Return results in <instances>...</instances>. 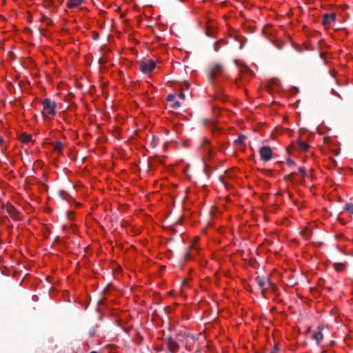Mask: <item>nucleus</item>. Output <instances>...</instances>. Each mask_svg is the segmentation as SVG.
I'll list each match as a JSON object with an SVG mask.
<instances>
[{"label":"nucleus","instance_id":"9b49d317","mask_svg":"<svg viewBox=\"0 0 353 353\" xmlns=\"http://www.w3.org/2000/svg\"><path fill=\"white\" fill-rule=\"evenodd\" d=\"M20 140L21 141V142H23L24 143H27L31 141L32 135L27 134V133H23L21 135Z\"/></svg>","mask_w":353,"mask_h":353},{"label":"nucleus","instance_id":"0eeeda50","mask_svg":"<svg viewBox=\"0 0 353 353\" xmlns=\"http://www.w3.org/2000/svg\"><path fill=\"white\" fill-rule=\"evenodd\" d=\"M255 281L259 286L261 293L264 295L265 292L268 290V288H266L267 282H266V278L262 277L260 276H257L255 277Z\"/></svg>","mask_w":353,"mask_h":353},{"label":"nucleus","instance_id":"20e7f679","mask_svg":"<svg viewBox=\"0 0 353 353\" xmlns=\"http://www.w3.org/2000/svg\"><path fill=\"white\" fill-rule=\"evenodd\" d=\"M41 104L43 105V112H46L47 114L52 116H54L56 114V103L54 101L46 98L42 101Z\"/></svg>","mask_w":353,"mask_h":353},{"label":"nucleus","instance_id":"c756f323","mask_svg":"<svg viewBox=\"0 0 353 353\" xmlns=\"http://www.w3.org/2000/svg\"><path fill=\"white\" fill-rule=\"evenodd\" d=\"M15 208L13 206H10L8 209V212L11 213V212H15Z\"/></svg>","mask_w":353,"mask_h":353},{"label":"nucleus","instance_id":"b1692460","mask_svg":"<svg viewBox=\"0 0 353 353\" xmlns=\"http://www.w3.org/2000/svg\"><path fill=\"white\" fill-rule=\"evenodd\" d=\"M287 164L288 166H294L295 165V162L292 159H288L287 160Z\"/></svg>","mask_w":353,"mask_h":353},{"label":"nucleus","instance_id":"39448f33","mask_svg":"<svg viewBox=\"0 0 353 353\" xmlns=\"http://www.w3.org/2000/svg\"><path fill=\"white\" fill-rule=\"evenodd\" d=\"M261 159L265 162L270 161L272 158V150L270 146H263L259 150Z\"/></svg>","mask_w":353,"mask_h":353},{"label":"nucleus","instance_id":"4be33fe9","mask_svg":"<svg viewBox=\"0 0 353 353\" xmlns=\"http://www.w3.org/2000/svg\"><path fill=\"white\" fill-rule=\"evenodd\" d=\"M301 236L306 240L307 239V228L305 227L303 230L300 232Z\"/></svg>","mask_w":353,"mask_h":353},{"label":"nucleus","instance_id":"c85d7f7f","mask_svg":"<svg viewBox=\"0 0 353 353\" xmlns=\"http://www.w3.org/2000/svg\"><path fill=\"white\" fill-rule=\"evenodd\" d=\"M180 105H181L180 102H179V101H176V102H174V103H173L172 107H173L174 108H179Z\"/></svg>","mask_w":353,"mask_h":353},{"label":"nucleus","instance_id":"f704fd0d","mask_svg":"<svg viewBox=\"0 0 353 353\" xmlns=\"http://www.w3.org/2000/svg\"><path fill=\"white\" fill-rule=\"evenodd\" d=\"M98 37H99V34H97L96 35H94V39H97Z\"/></svg>","mask_w":353,"mask_h":353},{"label":"nucleus","instance_id":"423d86ee","mask_svg":"<svg viewBox=\"0 0 353 353\" xmlns=\"http://www.w3.org/2000/svg\"><path fill=\"white\" fill-rule=\"evenodd\" d=\"M324 327L323 325H318L313 331L312 334L311 336V339L315 341L316 345H319L321 341L323 339V330Z\"/></svg>","mask_w":353,"mask_h":353},{"label":"nucleus","instance_id":"e433bc0d","mask_svg":"<svg viewBox=\"0 0 353 353\" xmlns=\"http://www.w3.org/2000/svg\"><path fill=\"white\" fill-rule=\"evenodd\" d=\"M90 353H97V352H95V351H92V352H90Z\"/></svg>","mask_w":353,"mask_h":353},{"label":"nucleus","instance_id":"393cba45","mask_svg":"<svg viewBox=\"0 0 353 353\" xmlns=\"http://www.w3.org/2000/svg\"><path fill=\"white\" fill-rule=\"evenodd\" d=\"M175 98V96L174 94H168L167 96V100L169 101H173Z\"/></svg>","mask_w":353,"mask_h":353},{"label":"nucleus","instance_id":"4c0bfd02","mask_svg":"<svg viewBox=\"0 0 353 353\" xmlns=\"http://www.w3.org/2000/svg\"><path fill=\"white\" fill-rule=\"evenodd\" d=\"M310 227L311 228L312 227V223L310 222ZM312 234V232L310 231V234Z\"/></svg>","mask_w":353,"mask_h":353},{"label":"nucleus","instance_id":"7c9ffc66","mask_svg":"<svg viewBox=\"0 0 353 353\" xmlns=\"http://www.w3.org/2000/svg\"><path fill=\"white\" fill-rule=\"evenodd\" d=\"M185 258L186 260L189 259L190 258V254L188 252H185Z\"/></svg>","mask_w":353,"mask_h":353},{"label":"nucleus","instance_id":"a211bd4d","mask_svg":"<svg viewBox=\"0 0 353 353\" xmlns=\"http://www.w3.org/2000/svg\"><path fill=\"white\" fill-rule=\"evenodd\" d=\"M59 195L61 196V197L63 199H65V200H69V198L71 197L66 192H65L63 190H61L59 192Z\"/></svg>","mask_w":353,"mask_h":353},{"label":"nucleus","instance_id":"4468645a","mask_svg":"<svg viewBox=\"0 0 353 353\" xmlns=\"http://www.w3.org/2000/svg\"><path fill=\"white\" fill-rule=\"evenodd\" d=\"M159 141V139L157 137L152 135L151 137L150 142V146L152 148H156L157 145H158Z\"/></svg>","mask_w":353,"mask_h":353},{"label":"nucleus","instance_id":"473e14b6","mask_svg":"<svg viewBox=\"0 0 353 353\" xmlns=\"http://www.w3.org/2000/svg\"><path fill=\"white\" fill-rule=\"evenodd\" d=\"M3 141V138L0 137V145L2 144Z\"/></svg>","mask_w":353,"mask_h":353},{"label":"nucleus","instance_id":"ddd939ff","mask_svg":"<svg viewBox=\"0 0 353 353\" xmlns=\"http://www.w3.org/2000/svg\"><path fill=\"white\" fill-rule=\"evenodd\" d=\"M245 139L246 136L243 134H239L238 139L234 141L235 145H239L243 144Z\"/></svg>","mask_w":353,"mask_h":353},{"label":"nucleus","instance_id":"2eb2a0df","mask_svg":"<svg viewBox=\"0 0 353 353\" xmlns=\"http://www.w3.org/2000/svg\"><path fill=\"white\" fill-rule=\"evenodd\" d=\"M334 266L337 272H341L345 269V265L343 263H335Z\"/></svg>","mask_w":353,"mask_h":353},{"label":"nucleus","instance_id":"dca6fc26","mask_svg":"<svg viewBox=\"0 0 353 353\" xmlns=\"http://www.w3.org/2000/svg\"><path fill=\"white\" fill-rule=\"evenodd\" d=\"M53 145H54V148L56 151H58V152H61L62 149H63V144L61 143V142L60 141H55L54 143H53Z\"/></svg>","mask_w":353,"mask_h":353},{"label":"nucleus","instance_id":"f257e3e1","mask_svg":"<svg viewBox=\"0 0 353 353\" xmlns=\"http://www.w3.org/2000/svg\"><path fill=\"white\" fill-rule=\"evenodd\" d=\"M309 140V133H307L306 129H300L299 131V137L292 142V146L299 150L301 152H307L309 150L307 141Z\"/></svg>","mask_w":353,"mask_h":353},{"label":"nucleus","instance_id":"72a5a7b5","mask_svg":"<svg viewBox=\"0 0 353 353\" xmlns=\"http://www.w3.org/2000/svg\"><path fill=\"white\" fill-rule=\"evenodd\" d=\"M3 141V138L0 137V145L2 144Z\"/></svg>","mask_w":353,"mask_h":353},{"label":"nucleus","instance_id":"6e6552de","mask_svg":"<svg viewBox=\"0 0 353 353\" xmlns=\"http://www.w3.org/2000/svg\"><path fill=\"white\" fill-rule=\"evenodd\" d=\"M166 341L170 352L174 353L179 350V345L171 336L168 337Z\"/></svg>","mask_w":353,"mask_h":353},{"label":"nucleus","instance_id":"f8f14e48","mask_svg":"<svg viewBox=\"0 0 353 353\" xmlns=\"http://www.w3.org/2000/svg\"><path fill=\"white\" fill-rule=\"evenodd\" d=\"M202 147L205 152L208 153L210 152L211 148L210 146V141L207 139H204L202 142Z\"/></svg>","mask_w":353,"mask_h":353},{"label":"nucleus","instance_id":"2f4dec72","mask_svg":"<svg viewBox=\"0 0 353 353\" xmlns=\"http://www.w3.org/2000/svg\"><path fill=\"white\" fill-rule=\"evenodd\" d=\"M108 287H107L106 288H105V289L103 290V294H106V293L108 292Z\"/></svg>","mask_w":353,"mask_h":353},{"label":"nucleus","instance_id":"a878e982","mask_svg":"<svg viewBox=\"0 0 353 353\" xmlns=\"http://www.w3.org/2000/svg\"><path fill=\"white\" fill-rule=\"evenodd\" d=\"M279 350V348L278 345H275L274 346L273 350L270 353H277Z\"/></svg>","mask_w":353,"mask_h":353},{"label":"nucleus","instance_id":"c9c22d12","mask_svg":"<svg viewBox=\"0 0 353 353\" xmlns=\"http://www.w3.org/2000/svg\"><path fill=\"white\" fill-rule=\"evenodd\" d=\"M312 169H310V177L312 176Z\"/></svg>","mask_w":353,"mask_h":353},{"label":"nucleus","instance_id":"58836bf2","mask_svg":"<svg viewBox=\"0 0 353 353\" xmlns=\"http://www.w3.org/2000/svg\"><path fill=\"white\" fill-rule=\"evenodd\" d=\"M183 284H186V282L185 281H183Z\"/></svg>","mask_w":353,"mask_h":353},{"label":"nucleus","instance_id":"5701e85b","mask_svg":"<svg viewBox=\"0 0 353 353\" xmlns=\"http://www.w3.org/2000/svg\"><path fill=\"white\" fill-rule=\"evenodd\" d=\"M190 83H189L188 81H183V83L181 84V90H184V88H185V89H188V88H189V87H190Z\"/></svg>","mask_w":353,"mask_h":353},{"label":"nucleus","instance_id":"f3484780","mask_svg":"<svg viewBox=\"0 0 353 353\" xmlns=\"http://www.w3.org/2000/svg\"><path fill=\"white\" fill-rule=\"evenodd\" d=\"M308 49V47L306 45L305 43H303V46H298L296 48V50L299 52H302L305 50H307Z\"/></svg>","mask_w":353,"mask_h":353},{"label":"nucleus","instance_id":"6ab92c4d","mask_svg":"<svg viewBox=\"0 0 353 353\" xmlns=\"http://www.w3.org/2000/svg\"><path fill=\"white\" fill-rule=\"evenodd\" d=\"M299 174L303 177H305L307 175L306 170L304 167H300L298 170Z\"/></svg>","mask_w":353,"mask_h":353},{"label":"nucleus","instance_id":"7ed1b4c3","mask_svg":"<svg viewBox=\"0 0 353 353\" xmlns=\"http://www.w3.org/2000/svg\"><path fill=\"white\" fill-rule=\"evenodd\" d=\"M156 67V63L152 59L141 61L139 63V70L144 74L151 73Z\"/></svg>","mask_w":353,"mask_h":353},{"label":"nucleus","instance_id":"ea45409f","mask_svg":"<svg viewBox=\"0 0 353 353\" xmlns=\"http://www.w3.org/2000/svg\"><path fill=\"white\" fill-rule=\"evenodd\" d=\"M306 332H309V327H307Z\"/></svg>","mask_w":353,"mask_h":353},{"label":"nucleus","instance_id":"aec40b11","mask_svg":"<svg viewBox=\"0 0 353 353\" xmlns=\"http://www.w3.org/2000/svg\"><path fill=\"white\" fill-rule=\"evenodd\" d=\"M344 209L349 212L350 213L353 214V203H347Z\"/></svg>","mask_w":353,"mask_h":353},{"label":"nucleus","instance_id":"9d476101","mask_svg":"<svg viewBox=\"0 0 353 353\" xmlns=\"http://www.w3.org/2000/svg\"><path fill=\"white\" fill-rule=\"evenodd\" d=\"M83 0H68L67 6L70 8H75L79 6Z\"/></svg>","mask_w":353,"mask_h":353},{"label":"nucleus","instance_id":"f03ea898","mask_svg":"<svg viewBox=\"0 0 353 353\" xmlns=\"http://www.w3.org/2000/svg\"><path fill=\"white\" fill-rule=\"evenodd\" d=\"M224 74L223 66L221 63H212L209 66V82L213 85L215 79Z\"/></svg>","mask_w":353,"mask_h":353},{"label":"nucleus","instance_id":"bb28decb","mask_svg":"<svg viewBox=\"0 0 353 353\" xmlns=\"http://www.w3.org/2000/svg\"><path fill=\"white\" fill-rule=\"evenodd\" d=\"M204 172H205L206 175H210L211 174V172H210V170L208 168L206 165H205Z\"/></svg>","mask_w":353,"mask_h":353},{"label":"nucleus","instance_id":"412c9836","mask_svg":"<svg viewBox=\"0 0 353 353\" xmlns=\"http://www.w3.org/2000/svg\"><path fill=\"white\" fill-rule=\"evenodd\" d=\"M266 288H268V290L272 289L273 290L274 288V284L271 281V280L269 278H266Z\"/></svg>","mask_w":353,"mask_h":353},{"label":"nucleus","instance_id":"1a4fd4ad","mask_svg":"<svg viewBox=\"0 0 353 353\" xmlns=\"http://www.w3.org/2000/svg\"><path fill=\"white\" fill-rule=\"evenodd\" d=\"M336 20V14L334 13L325 14L323 16V23L330 24Z\"/></svg>","mask_w":353,"mask_h":353},{"label":"nucleus","instance_id":"cd10ccee","mask_svg":"<svg viewBox=\"0 0 353 353\" xmlns=\"http://www.w3.org/2000/svg\"><path fill=\"white\" fill-rule=\"evenodd\" d=\"M179 97L181 99H185V94H184V92H183V90H182L181 91V92L179 94Z\"/></svg>","mask_w":353,"mask_h":353}]
</instances>
